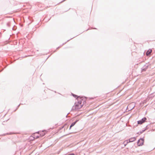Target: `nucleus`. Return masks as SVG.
Returning a JSON list of instances; mask_svg holds the SVG:
<instances>
[{
	"instance_id": "nucleus-1",
	"label": "nucleus",
	"mask_w": 155,
	"mask_h": 155,
	"mask_svg": "<svg viewBox=\"0 0 155 155\" xmlns=\"http://www.w3.org/2000/svg\"><path fill=\"white\" fill-rule=\"evenodd\" d=\"M77 102H75L74 104V106L72 107L71 110H78L80 109L83 106L84 102H86L84 101L83 99L80 98V100H78Z\"/></svg>"
},
{
	"instance_id": "nucleus-2",
	"label": "nucleus",
	"mask_w": 155,
	"mask_h": 155,
	"mask_svg": "<svg viewBox=\"0 0 155 155\" xmlns=\"http://www.w3.org/2000/svg\"><path fill=\"white\" fill-rule=\"evenodd\" d=\"M144 141V138H140L138 140L137 142V144L138 146H141L143 144Z\"/></svg>"
},
{
	"instance_id": "nucleus-3",
	"label": "nucleus",
	"mask_w": 155,
	"mask_h": 155,
	"mask_svg": "<svg viewBox=\"0 0 155 155\" xmlns=\"http://www.w3.org/2000/svg\"><path fill=\"white\" fill-rule=\"evenodd\" d=\"M47 131L46 130H40L37 132H36V133H37L38 134H39V136L40 137H43L45 134L47 133Z\"/></svg>"
},
{
	"instance_id": "nucleus-4",
	"label": "nucleus",
	"mask_w": 155,
	"mask_h": 155,
	"mask_svg": "<svg viewBox=\"0 0 155 155\" xmlns=\"http://www.w3.org/2000/svg\"><path fill=\"white\" fill-rule=\"evenodd\" d=\"M136 140V138L135 137H131L129 139L127 140H126L125 142H124V143H126L125 144H124V146H125L128 143L133 142L134 141Z\"/></svg>"
},
{
	"instance_id": "nucleus-5",
	"label": "nucleus",
	"mask_w": 155,
	"mask_h": 155,
	"mask_svg": "<svg viewBox=\"0 0 155 155\" xmlns=\"http://www.w3.org/2000/svg\"><path fill=\"white\" fill-rule=\"evenodd\" d=\"M147 118L145 117H144L141 120L138 121H137V124H139L141 125L145 122Z\"/></svg>"
},
{
	"instance_id": "nucleus-6",
	"label": "nucleus",
	"mask_w": 155,
	"mask_h": 155,
	"mask_svg": "<svg viewBox=\"0 0 155 155\" xmlns=\"http://www.w3.org/2000/svg\"><path fill=\"white\" fill-rule=\"evenodd\" d=\"M148 68V65H145L143 67L141 68V71L142 72L146 71L147 69Z\"/></svg>"
},
{
	"instance_id": "nucleus-7",
	"label": "nucleus",
	"mask_w": 155,
	"mask_h": 155,
	"mask_svg": "<svg viewBox=\"0 0 155 155\" xmlns=\"http://www.w3.org/2000/svg\"><path fill=\"white\" fill-rule=\"evenodd\" d=\"M15 22L14 18H12L11 20L7 23L6 25L7 26L9 27H10V24L12 22Z\"/></svg>"
},
{
	"instance_id": "nucleus-8",
	"label": "nucleus",
	"mask_w": 155,
	"mask_h": 155,
	"mask_svg": "<svg viewBox=\"0 0 155 155\" xmlns=\"http://www.w3.org/2000/svg\"><path fill=\"white\" fill-rule=\"evenodd\" d=\"M146 128L144 129H143V130H142L141 131H140L139 132H138L137 133V134H138V135H140L141 134H142V133H143V132H144L147 129V127H146Z\"/></svg>"
},
{
	"instance_id": "nucleus-9",
	"label": "nucleus",
	"mask_w": 155,
	"mask_h": 155,
	"mask_svg": "<svg viewBox=\"0 0 155 155\" xmlns=\"http://www.w3.org/2000/svg\"><path fill=\"white\" fill-rule=\"evenodd\" d=\"M37 133H36V132L35 133H34V134L33 135V137L34 139H37L39 137H40V136H39V134L38 135H36V134Z\"/></svg>"
},
{
	"instance_id": "nucleus-10",
	"label": "nucleus",
	"mask_w": 155,
	"mask_h": 155,
	"mask_svg": "<svg viewBox=\"0 0 155 155\" xmlns=\"http://www.w3.org/2000/svg\"><path fill=\"white\" fill-rule=\"evenodd\" d=\"M152 50L151 49H149V50H148L146 53V54L148 56L150 55L151 52H152Z\"/></svg>"
},
{
	"instance_id": "nucleus-11",
	"label": "nucleus",
	"mask_w": 155,
	"mask_h": 155,
	"mask_svg": "<svg viewBox=\"0 0 155 155\" xmlns=\"http://www.w3.org/2000/svg\"><path fill=\"white\" fill-rule=\"evenodd\" d=\"M72 94L74 97L76 98V99L77 100V101H78V100H79V96H78L77 95L74 94H73L72 93Z\"/></svg>"
},
{
	"instance_id": "nucleus-12",
	"label": "nucleus",
	"mask_w": 155,
	"mask_h": 155,
	"mask_svg": "<svg viewBox=\"0 0 155 155\" xmlns=\"http://www.w3.org/2000/svg\"><path fill=\"white\" fill-rule=\"evenodd\" d=\"M79 121L78 120H76L74 122L72 123L71 124V125H70V126H74L75 124H76V123Z\"/></svg>"
},
{
	"instance_id": "nucleus-13",
	"label": "nucleus",
	"mask_w": 155,
	"mask_h": 155,
	"mask_svg": "<svg viewBox=\"0 0 155 155\" xmlns=\"http://www.w3.org/2000/svg\"><path fill=\"white\" fill-rule=\"evenodd\" d=\"M12 134V132L8 133H6V134H3L2 135V136H5V135H11V134Z\"/></svg>"
},
{
	"instance_id": "nucleus-14",
	"label": "nucleus",
	"mask_w": 155,
	"mask_h": 155,
	"mask_svg": "<svg viewBox=\"0 0 155 155\" xmlns=\"http://www.w3.org/2000/svg\"><path fill=\"white\" fill-rule=\"evenodd\" d=\"M65 155H75V154L74 153H71L68 154H66Z\"/></svg>"
},
{
	"instance_id": "nucleus-15",
	"label": "nucleus",
	"mask_w": 155,
	"mask_h": 155,
	"mask_svg": "<svg viewBox=\"0 0 155 155\" xmlns=\"http://www.w3.org/2000/svg\"><path fill=\"white\" fill-rule=\"evenodd\" d=\"M20 104H19L18 105V106L17 108V109L14 111H15L18 108V107L20 105Z\"/></svg>"
},
{
	"instance_id": "nucleus-16",
	"label": "nucleus",
	"mask_w": 155,
	"mask_h": 155,
	"mask_svg": "<svg viewBox=\"0 0 155 155\" xmlns=\"http://www.w3.org/2000/svg\"><path fill=\"white\" fill-rule=\"evenodd\" d=\"M154 130H155V128L154 129H152L151 130V131H154Z\"/></svg>"
},
{
	"instance_id": "nucleus-17",
	"label": "nucleus",
	"mask_w": 155,
	"mask_h": 155,
	"mask_svg": "<svg viewBox=\"0 0 155 155\" xmlns=\"http://www.w3.org/2000/svg\"><path fill=\"white\" fill-rule=\"evenodd\" d=\"M64 127H63V126L61 127V128L60 129H61L62 128H64Z\"/></svg>"
},
{
	"instance_id": "nucleus-18",
	"label": "nucleus",
	"mask_w": 155,
	"mask_h": 155,
	"mask_svg": "<svg viewBox=\"0 0 155 155\" xmlns=\"http://www.w3.org/2000/svg\"><path fill=\"white\" fill-rule=\"evenodd\" d=\"M91 29H97V28H91Z\"/></svg>"
},
{
	"instance_id": "nucleus-19",
	"label": "nucleus",
	"mask_w": 155,
	"mask_h": 155,
	"mask_svg": "<svg viewBox=\"0 0 155 155\" xmlns=\"http://www.w3.org/2000/svg\"><path fill=\"white\" fill-rule=\"evenodd\" d=\"M122 130H119V131H117L116 132H120V131H121Z\"/></svg>"
},
{
	"instance_id": "nucleus-20",
	"label": "nucleus",
	"mask_w": 155,
	"mask_h": 155,
	"mask_svg": "<svg viewBox=\"0 0 155 155\" xmlns=\"http://www.w3.org/2000/svg\"><path fill=\"white\" fill-rule=\"evenodd\" d=\"M5 122V121H4V122H3V123H2V124H3V125H5V124H4V123Z\"/></svg>"
},
{
	"instance_id": "nucleus-21",
	"label": "nucleus",
	"mask_w": 155,
	"mask_h": 155,
	"mask_svg": "<svg viewBox=\"0 0 155 155\" xmlns=\"http://www.w3.org/2000/svg\"><path fill=\"white\" fill-rule=\"evenodd\" d=\"M119 127H118V126L117 127V129H118V128H119Z\"/></svg>"
},
{
	"instance_id": "nucleus-22",
	"label": "nucleus",
	"mask_w": 155,
	"mask_h": 155,
	"mask_svg": "<svg viewBox=\"0 0 155 155\" xmlns=\"http://www.w3.org/2000/svg\"><path fill=\"white\" fill-rule=\"evenodd\" d=\"M69 127V129H71V128L72 127Z\"/></svg>"
},
{
	"instance_id": "nucleus-23",
	"label": "nucleus",
	"mask_w": 155,
	"mask_h": 155,
	"mask_svg": "<svg viewBox=\"0 0 155 155\" xmlns=\"http://www.w3.org/2000/svg\"><path fill=\"white\" fill-rule=\"evenodd\" d=\"M60 48V47H58V48H57V49H58V48Z\"/></svg>"
},
{
	"instance_id": "nucleus-24",
	"label": "nucleus",
	"mask_w": 155,
	"mask_h": 155,
	"mask_svg": "<svg viewBox=\"0 0 155 155\" xmlns=\"http://www.w3.org/2000/svg\"><path fill=\"white\" fill-rule=\"evenodd\" d=\"M12 30H14V28L13 27L12 28Z\"/></svg>"
},
{
	"instance_id": "nucleus-25",
	"label": "nucleus",
	"mask_w": 155,
	"mask_h": 155,
	"mask_svg": "<svg viewBox=\"0 0 155 155\" xmlns=\"http://www.w3.org/2000/svg\"><path fill=\"white\" fill-rule=\"evenodd\" d=\"M126 126H127V124H126Z\"/></svg>"
},
{
	"instance_id": "nucleus-26",
	"label": "nucleus",
	"mask_w": 155,
	"mask_h": 155,
	"mask_svg": "<svg viewBox=\"0 0 155 155\" xmlns=\"http://www.w3.org/2000/svg\"><path fill=\"white\" fill-rule=\"evenodd\" d=\"M88 29H87L86 31H87V30H88Z\"/></svg>"
}]
</instances>
